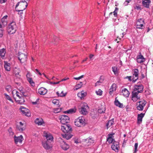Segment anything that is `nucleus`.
I'll list each match as a JSON object with an SVG mask.
<instances>
[{"label":"nucleus","instance_id":"nucleus-47","mask_svg":"<svg viewBox=\"0 0 153 153\" xmlns=\"http://www.w3.org/2000/svg\"><path fill=\"white\" fill-rule=\"evenodd\" d=\"M1 23L4 26L5 25H6L7 24V20H5L4 19H2V18L1 19Z\"/></svg>","mask_w":153,"mask_h":153},{"label":"nucleus","instance_id":"nucleus-37","mask_svg":"<svg viewBox=\"0 0 153 153\" xmlns=\"http://www.w3.org/2000/svg\"><path fill=\"white\" fill-rule=\"evenodd\" d=\"M63 91H62L61 93L60 94H59V92L58 91L56 92V93L58 95V96L63 97H65L66 96V93H63Z\"/></svg>","mask_w":153,"mask_h":153},{"label":"nucleus","instance_id":"nucleus-7","mask_svg":"<svg viewBox=\"0 0 153 153\" xmlns=\"http://www.w3.org/2000/svg\"><path fill=\"white\" fill-rule=\"evenodd\" d=\"M18 58L21 63H24L27 60V55L22 53H19Z\"/></svg>","mask_w":153,"mask_h":153},{"label":"nucleus","instance_id":"nucleus-53","mask_svg":"<svg viewBox=\"0 0 153 153\" xmlns=\"http://www.w3.org/2000/svg\"><path fill=\"white\" fill-rule=\"evenodd\" d=\"M131 0H126L125 2L124 3V4L125 6H127L128 4V3H129Z\"/></svg>","mask_w":153,"mask_h":153},{"label":"nucleus","instance_id":"nucleus-48","mask_svg":"<svg viewBox=\"0 0 153 153\" xmlns=\"http://www.w3.org/2000/svg\"><path fill=\"white\" fill-rule=\"evenodd\" d=\"M105 111V109L104 108L103 109H98V111L99 113H104Z\"/></svg>","mask_w":153,"mask_h":153},{"label":"nucleus","instance_id":"nucleus-19","mask_svg":"<svg viewBox=\"0 0 153 153\" xmlns=\"http://www.w3.org/2000/svg\"><path fill=\"white\" fill-rule=\"evenodd\" d=\"M47 140L45 141L51 143L53 140V137L50 134H46L45 135Z\"/></svg>","mask_w":153,"mask_h":153},{"label":"nucleus","instance_id":"nucleus-6","mask_svg":"<svg viewBox=\"0 0 153 153\" xmlns=\"http://www.w3.org/2000/svg\"><path fill=\"white\" fill-rule=\"evenodd\" d=\"M60 122L62 124H66L70 121V118L67 115H62L59 117Z\"/></svg>","mask_w":153,"mask_h":153},{"label":"nucleus","instance_id":"nucleus-38","mask_svg":"<svg viewBox=\"0 0 153 153\" xmlns=\"http://www.w3.org/2000/svg\"><path fill=\"white\" fill-rule=\"evenodd\" d=\"M4 95L5 96L7 100H9L12 102H13V100L12 99L11 97L9 95H7L6 94H5Z\"/></svg>","mask_w":153,"mask_h":153},{"label":"nucleus","instance_id":"nucleus-63","mask_svg":"<svg viewBox=\"0 0 153 153\" xmlns=\"http://www.w3.org/2000/svg\"><path fill=\"white\" fill-rule=\"evenodd\" d=\"M7 15H5L2 18V19H4L5 20H7Z\"/></svg>","mask_w":153,"mask_h":153},{"label":"nucleus","instance_id":"nucleus-8","mask_svg":"<svg viewBox=\"0 0 153 153\" xmlns=\"http://www.w3.org/2000/svg\"><path fill=\"white\" fill-rule=\"evenodd\" d=\"M21 110V111L23 115L29 117L31 116L29 110L27 108H24L23 106H21L20 108Z\"/></svg>","mask_w":153,"mask_h":153},{"label":"nucleus","instance_id":"nucleus-9","mask_svg":"<svg viewBox=\"0 0 153 153\" xmlns=\"http://www.w3.org/2000/svg\"><path fill=\"white\" fill-rule=\"evenodd\" d=\"M88 107L86 103L83 104L81 107V110L79 111L80 113L83 115H86L88 113L87 110Z\"/></svg>","mask_w":153,"mask_h":153},{"label":"nucleus","instance_id":"nucleus-57","mask_svg":"<svg viewBox=\"0 0 153 153\" xmlns=\"http://www.w3.org/2000/svg\"><path fill=\"white\" fill-rule=\"evenodd\" d=\"M18 94L19 92H18V91H16V95L17 96V97H18L19 99H22V98H24L23 97L20 96L19 95V94Z\"/></svg>","mask_w":153,"mask_h":153},{"label":"nucleus","instance_id":"nucleus-45","mask_svg":"<svg viewBox=\"0 0 153 153\" xmlns=\"http://www.w3.org/2000/svg\"><path fill=\"white\" fill-rule=\"evenodd\" d=\"M5 89L6 90L9 92H11L12 91L11 86L10 85L7 86Z\"/></svg>","mask_w":153,"mask_h":153},{"label":"nucleus","instance_id":"nucleus-15","mask_svg":"<svg viewBox=\"0 0 153 153\" xmlns=\"http://www.w3.org/2000/svg\"><path fill=\"white\" fill-rule=\"evenodd\" d=\"M119 144V142H116L115 141V142H114L113 143V144L111 146L112 149L115 151H116V150H117L118 152V147H119L118 146V145Z\"/></svg>","mask_w":153,"mask_h":153},{"label":"nucleus","instance_id":"nucleus-17","mask_svg":"<svg viewBox=\"0 0 153 153\" xmlns=\"http://www.w3.org/2000/svg\"><path fill=\"white\" fill-rule=\"evenodd\" d=\"M47 90L45 88L42 87L38 89V93L41 95H44L47 93Z\"/></svg>","mask_w":153,"mask_h":153},{"label":"nucleus","instance_id":"nucleus-13","mask_svg":"<svg viewBox=\"0 0 153 153\" xmlns=\"http://www.w3.org/2000/svg\"><path fill=\"white\" fill-rule=\"evenodd\" d=\"M23 137L22 135L16 137L15 136L14 137V140L15 143L16 144L18 143H21L23 140Z\"/></svg>","mask_w":153,"mask_h":153},{"label":"nucleus","instance_id":"nucleus-49","mask_svg":"<svg viewBox=\"0 0 153 153\" xmlns=\"http://www.w3.org/2000/svg\"><path fill=\"white\" fill-rule=\"evenodd\" d=\"M138 143H136L134 145V150L133 153H136L137 151V148L138 147Z\"/></svg>","mask_w":153,"mask_h":153},{"label":"nucleus","instance_id":"nucleus-25","mask_svg":"<svg viewBox=\"0 0 153 153\" xmlns=\"http://www.w3.org/2000/svg\"><path fill=\"white\" fill-rule=\"evenodd\" d=\"M116 84L115 83L113 84L109 89V93L110 94H111L113 93L114 91L116 90Z\"/></svg>","mask_w":153,"mask_h":153},{"label":"nucleus","instance_id":"nucleus-18","mask_svg":"<svg viewBox=\"0 0 153 153\" xmlns=\"http://www.w3.org/2000/svg\"><path fill=\"white\" fill-rule=\"evenodd\" d=\"M143 86L141 85H136L134 86V91H136L137 90H143Z\"/></svg>","mask_w":153,"mask_h":153},{"label":"nucleus","instance_id":"nucleus-3","mask_svg":"<svg viewBox=\"0 0 153 153\" xmlns=\"http://www.w3.org/2000/svg\"><path fill=\"white\" fill-rule=\"evenodd\" d=\"M61 126V129L64 133H71L72 130L69 124H64Z\"/></svg>","mask_w":153,"mask_h":153},{"label":"nucleus","instance_id":"nucleus-23","mask_svg":"<svg viewBox=\"0 0 153 153\" xmlns=\"http://www.w3.org/2000/svg\"><path fill=\"white\" fill-rule=\"evenodd\" d=\"M6 53V49L4 48L0 49V56L3 59Z\"/></svg>","mask_w":153,"mask_h":153},{"label":"nucleus","instance_id":"nucleus-34","mask_svg":"<svg viewBox=\"0 0 153 153\" xmlns=\"http://www.w3.org/2000/svg\"><path fill=\"white\" fill-rule=\"evenodd\" d=\"M76 108H71L68 110V114H73L76 112Z\"/></svg>","mask_w":153,"mask_h":153},{"label":"nucleus","instance_id":"nucleus-60","mask_svg":"<svg viewBox=\"0 0 153 153\" xmlns=\"http://www.w3.org/2000/svg\"><path fill=\"white\" fill-rule=\"evenodd\" d=\"M20 2H18L17 3L16 5V7H15V9H16V10H18V9H17V8L19 6H20Z\"/></svg>","mask_w":153,"mask_h":153},{"label":"nucleus","instance_id":"nucleus-33","mask_svg":"<svg viewBox=\"0 0 153 153\" xmlns=\"http://www.w3.org/2000/svg\"><path fill=\"white\" fill-rule=\"evenodd\" d=\"M86 95V93L84 92H82L80 93H79L77 94L78 96L81 99H82L84 97H85Z\"/></svg>","mask_w":153,"mask_h":153},{"label":"nucleus","instance_id":"nucleus-55","mask_svg":"<svg viewBox=\"0 0 153 153\" xmlns=\"http://www.w3.org/2000/svg\"><path fill=\"white\" fill-rule=\"evenodd\" d=\"M137 59H143V60H145V59L144 58L143 56L141 55L138 56L137 57Z\"/></svg>","mask_w":153,"mask_h":153},{"label":"nucleus","instance_id":"nucleus-30","mask_svg":"<svg viewBox=\"0 0 153 153\" xmlns=\"http://www.w3.org/2000/svg\"><path fill=\"white\" fill-rule=\"evenodd\" d=\"M104 79V77L102 76H101L100 77L99 80L97 81V82L95 84V86H96L97 85H100V84H99V83H102Z\"/></svg>","mask_w":153,"mask_h":153},{"label":"nucleus","instance_id":"nucleus-42","mask_svg":"<svg viewBox=\"0 0 153 153\" xmlns=\"http://www.w3.org/2000/svg\"><path fill=\"white\" fill-rule=\"evenodd\" d=\"M143 24L137 23L136 25V28H137L142 29L143 28L142 27H143Z\"/></svg>","mask_w":153,"mask_h":153},{"label":"nucleus","instance_id":"nucleus-52","mask_svg":"<svg viewBox=\"0 0 153 153\" xmlns=\"http://www.w3.org/2000/svg\"><path fill=\"white\" fill-rule=\"evenodd\" d=\"M134 7L135 9H136L137 10H141L142 9V8H141V7L139 5H136Z\"/></svg>","mask_w":153,"mask_h":153},{"label":"nucleus","instance_id":"nucleus-12","mask_svg":"<svg viewBox=\"0 0 153 153\" xmlns=\"http://www.w3.org/2000/svg\"><path fill=\"white\" fill-rule=\"evenodd\" d=\"M146 112V111H145L144 113H142L138 115L137 119V123L139 125L142 123L143 118L144 117Z\"/></svg>","mask_w":153,"mask_h":153},{"label":"nucleus","instance_id":"nucleus-62","mask_svg":"<svg viewBox=\"0 0 153 153\" xmlns=\"http://www.w3.org/2000/svg\"><path fill=\"white\" fill-rule=\"evenodd\" d=\"M8 131H9V132L10 133V134H11V133L12 134H13V132L12 131V128H11L10 127L9 128V129Z\"/></svg>","mask_w":153,"mask_h":153},{"label":"nucleus","instance_id":"nucleus-41","mask_svg":"<svg viewBox=\"0 0 153 153\" xmlns=\"http://www.w3.org/2000/svg\"><path fill=\"white\" fill-rule=\"evenodd\" d=\"M62 108H56L54 109V112L55 113H57L60 112L62 111Z\"/></svg>","mask_w":153,"mask_h":153},{"label":"nucleus","instance_id":"nucleus-32","mask_svg":"<svg viewBox=\"0 0 153 153\" xmlns=\"http://www.w3.org/2000/svg\"><path fill=\"white\" fill-rule=\"evenodd\" d=\"M82 85V82H79V83L77 84L76 85H75V87H76V88H75L74 90H77L81 88Z\"/></svg>","mask_w":153,"mask_h":153},{"label":"nucleus","instance_id":"nucleus-44","mask_svg":"<svg viewBox=\"0 0 153 153\" xmlns=\"http://www.w3.org/2000/svg\"><path fill=\"white\" fill-rule=\"evenodd\" d=\"M52 102L54 105H59V101L58 100L54 99L53 100Z\"/></svg>","mask_w":153,"mask_h":153},{"label":"nucleus","instance_id":"nucleus-58","mask_svg":"<svg viewBox=\"0 0 153 153\" xmlns=\"http://www.w3.org/2000/svg\"><path fill=\"white\" fill-rule=\"evenodd\" d=\"M61 81H59L56 82H50V83L51 84H59Z\"/></svg>","mask_w":153,"mask_h":153},{"label":"nucleus","instance_id":"nucleus-54","mask_svg":"<svg viewBox=\"0 0 153 153\" xmlns=\"http://www.w3.org/2000/svg\"><path fill=\"white\" fill-rule=\"evenodd\" d=\"M3 35V29H0V37H1Z\"/></svg>","mask_w":153,"mask_h":153},{"label":"nucleus","instance_id":"nucleus-39","mask_svg":"<svg viewBox=\"0 0 153 153\" xmlns=\"http://www.w3.org/2000/svg\"><path fill=\"white\" fill-rule=\"evenodd\" d=\"M19 90L20 91L21 93L22 94H21V95H23V96H25L24 94L25 93V91L23 88L22 87H20L19 89Z\"/></svg>","mask_w":153,"mask_h":153},{"label":"nucleus","instance_id":"nucleus-36","mask_svg":"<svg viewBox=\"0 0 153 153\" xmlns=\"http://www.w3.org/2000/svg\"><path fill=\"white\" fill-rule=\"evenodd\" d=\"M107 141L108 142V143H113V142H115V140L114 139L112 138H108L107 139Z\"/></svg>","mask_w":153,"mask_h":153},{"label":"nucleus","instance_id":"nucleus-26","mask_svg":"<svg viewBox=\"0 0 153 153\" xmlns=\"http://www.w3.org/2000/svg\"><path fill=\"white\" fill-rule=\"evenodd\" d=\"M71 133H65L62 134L63 138H66L67 140L70 139L72 136V135L71 134Z\"/></svg>","mask_w":153,"mask_h":153},{"label":"nucleus","instance_id":"nucleus-61","mask_svg":"<svg viewBox=\"0 0 153 153\" xmlns=\"http://www.w3.org/2000/svg\"><path fill=\"white\" fill-rule=\"evenodd\" d=\"M69 79V78H65L64 79H62L60 81H61V82H62V81H65L66 80H67L68 79Z\"/></svg>","mask_w":153,"mask_h":153},{"label":"nucleus","instance_id":"nucleus-43","mask_svg":"<svg viewBox=\"0 0 153 153\" xmlns=\"http://www.w3.org/2000/svg\"><path fill=\"white\" fill-rule=\"evenodd\" d=\"M118 10V8L116 7L115 8V10L113 12L114 15L115 17H117V12Z\"/></svg>","mask_w":153,"mask_h":153},{"label":"nucleus","instance_id":"nucleus-51","mask_svg":"<svg viewBox=\"0 0 153 153\" xmlns=\"http://www.w3.org/2000/svg\"><path fill=\"white\" fill-rule=\"evenodd\" d=\"M132 77V76H127L126 77L124 78V79H128V80L130 81H132V79H131V78Z\"/></svg>","mask_w":153,"mask_h":153},{"label":"nucleus","instance_id":"nucleus-2","mask_svg":"<svg viewBox=\"0 0 153 153\" xmlns=\"http://www.w3.org/2000/svg\"><path fill=\"white\" fill-rule=\"evenodd\" d=\"M83 117H79L75 120V125L78 127L84 126H85L86 123Z\"/></svg>","mask_w":153,"mask_h":153},{"label":"nucleus","instance_id":"nucleus-24","mask_svg":"<svg viewBox=\"0 0 153 153\" xmlns=\"http://www.w3.org/2000/svg\"><path fill=\"white\" fill-rule=\"evenodd\" d=\"M122 92L123 93L124 96L126 97H128L130 94L129 91L126 88H125L123 90Z\"/></svg>","mask_w":153,"mask_h":153},{"label":"nucleus","instance_id":"nucleus-40","mask_svg":"<svg viewBox=\"0 0 153 153\" xmlns=\"http://www.w3.org/2000/svg\"><path fill=\"white\" fill-rule=\"evenodd\" d=\"M22 100H17L16 102L19 103L20 104H23L25 102V101L24 99V98H22Z\"/></svg>","mask_w":153,"mask_h":153},{"label":"nucleus","instance_id":"nucleus-1","mask_svg":"<svg viewBox=\"0 0 153 153\" xmlns=\"http://www.w3.org/2000/svg\"><path fill=\"white\" fill-rule=\"evenodd\" d=\"M17 29V27L15 21H13L9 25L7 29V32L9 34L15 33Z\"/></svg>","mask_w":153,"mask_h":153},{"label":"nucleus","instance_id":"nucleus-10","mask_svg":"<svg viewBox=\"0 0 153 153\" xmlns=\"http://www.w3.org/2000/svg\"><path fill=\"white\" fill-rule=\"evenodd\" d=\"M16 128L20 132H22L25 129L24 124L22 122H19L16 125Z\"/></svg>","mask_w":153,"mask_h":153},{"label":"nucleus","instance_id":"nucleus-46","mask_svg":"<svg viewBox=\"0 0 153 153\" xmlns=\"http://www.w3.org/2000/svg\"><path fill=\"white\" fill-rule=\"evenodd\" d=\"M96 93L97 95L101 96L102 95V91L100 89H99L98 91H96Z\"/></svg>","mask_w":153,"mask_h":153},{"label":"nucleus","instance_id":"nucleus-5","mask_svg":"<svg viewBox=\"0 0 153 153\" xmlns=\"http://www.w3.org/2000/svg\"><path fill=\"white\" fill-rule=\"evenodd\" d=\"M146 103V101L144 100L137 102L136 104V105H137L136 107L137 109L139 111H143L144 106H145Z\"/></svg>","mask_w":153,"mask_h":153},{"label":"nucleus","instance_id":"nucleus-20","mask_svg":"<svg viewBox=\"0 0 153 153\" xmlns=\"http://www.w3.org/2000/svg\"><path fill=\"white\" fill-rule=\"evenodd\" d=\"M48 142L44 141L42 142V144L43 147L46 149H49L50 148V146L48 144Z\"/></svg>","mask_w":153,"mask_h":153},{"label":"nucleus","instance_id":"nucleus-59","mask_svg":"<svg viewBox=\"0 0 153 153\" xmlns=\"http://www.w3.org/2000/svg\"><path fill=\"white\" fill-rule=\"evenodd\" d=\"M35 70L36 72V74H39L40 76L42 75V74L40 73L38 69H36Z\"/></svg>","mask_w":153,"mask_h":153},{"label":"nucleus","instance_id":"nucleus-14","mask_svg":"<svg viewBox=\"0 0 153 153\" xmlns=\"http://www.w3.org/2000/svg\"><path fill=\"white\" fill-rule=\"evenodd\" d=\"M60 146L63 150L65 151L67 150L69 148V146L64 141L61 143Z\"/></svg>","mask_w":153,"mask_h":153},{"label":"nucleus","instance_id":"nucleus-35","mask_svg":"<svg viewBox=\"0 0 153 153\" xmlns=\"http://www.w3.org/2000/svg\"><path fill=\"white\" fill-rule=\"evenodd\" d=\"M112 71L116 75L118 73V71H117V67H116L115 66H113L112 67Z\"/></svg>","mask_w":153,"mask_h":153},{"label":"nucleus","instance_id":"nucleus-31","mask_svg":"<svg viewBox=\"0 0 153 153\" xmlns=\"http://www.w3.org/2000/svg\"><path fill=\"white\" fill-rule=\"evenodd\" d=\"M27 80L31 84V85L34 87L35 86V83L33 81L32 79L31 78H28V75H27Z\"/></svg>","mask_w":153,"mask_h":153},{"label":"nucleus","instance_id":"nucleus-21","mask_svg":"<svg viewBox=\"0 0 153 153\" xmlns=\"http://www.w3.org/2000/svg\"><path fill=\"white\" fill-rule=\"evenodd\" d=\"M10 64L7 62H4V68L6 70L10 71Z\"/></svg>","mask_w":153,"mask_h":153},{"label":"nucleus","instance_id":"nucleus-28","mask_svg":"<svg viewBox=\"0 0 153 153\" xmlns=\"http://www.w3.org/2000/svg\"><path fill=\"white\" fill-rule=\"evenodd\" d=\"M143 91V90H137L136 91L132 92V97H137V95L139 93H142Z\"/></svg>","mask_w":153,"mask_h":153},{"label":"nucleus","instance_id":"nucleus-4","mask_svg":"<svg viewBox=\"0 0 153 153\" xmlns=\"http://www.w3.org/2000/svg\"><path fill=\"white\" fill-rule=\"evenodd\" d=\"M132 82L134 83L138 79L139 71L138 69L135 68L132 70Z\"/></svg>","mask_w":153,"mask_h":153},{"label":"nucleus","instance_id":"nucleus-29","mask_svg":"<svg viewBox=\"0 0 153 153\" xmlns=\"http://www.w3.org/2000/svg\"><path fill=\"white\" fill-rule=\"evenodd\" d=\"M115 105L120 108H123V105L122 103H120L118 100H116L114 101Z\"/></svg>","mask_w":153,"mask_h":153},{"label":"nucleus","instance_id":"nucleus-50","mask_svg":"<svg viewBox=\"0 0 153 153\" xmlns=\"http://www.w3.org/2000/svg\"><path fill=\"white\" fill-rule=\"evenodd\" d=\"M137 62L140 63H141L143 62H145V60H143V59H137Z\"/></svg>","mask_w":153,"mask_h":153},{"label":"nucleus","instance_id":"nucleus-56","mask_svg":"<svg viewBox=\"0 0 153 153\" xmlns=\"http://www.w3.org/2000/svg\"><path fill=\"white\" fill-rule=\"evenodd\" d=\"M84 76V75H82L78 77H74V79L76 80H78L81 79Z\"/></svg>","mask_w":153,"mask_h":153},{"label":"nucleus","instance_id":"nucleus-11","mask_svg":"<svg viewBox=\"0 0 153 153\" xmlns=\"http://www.w3.org/2000/svg\"><path fill=\"white\" fill-rule=\"evenodd\" d=\"M28 5L27 3H21L20 4L19 9V10H16L17 12L22 11L25 10L27 7Z\"/></svg>","mask_w":153,"mask_h":153},{"label":"nucleus","instance_id":"nucleus-27","mask_svg":"<svg viewBox=\"0 0 153 153\" xmlns=\"http://www.w3.org/2000/svg\"><path fill=\"white\" fill-rule=\"evenodd\" d=\"M151 2H149L148 1H142V4L143 6L147 8H149V4Z\"/></svg>","mask_w":153,"mask_h":153},{"label":"nucleus","instance_id":"nucleus-22","mask_svg":"<svg viewBox=\"0 0 153 153\" xmlns=\"http://www.w3.org/2000/svg\"><path fill=\"white\" fill-rule=\"evenodd\" d=\"M114 118H112L110 120H109L108 123L106 124V126L107 127V129L108 128L112 126L114 123Z\"/></svg>","mask_w":153,"mask_h":153},{"label":"nucleus","instance_id":"nucleus-64","mask_svg":"<svg viewBox=\"0 0 153 153\" xmlns=\"http://www.w3.org/2000/svg\"><path fill=\"white\" fill-rule=\"evenodd\" d=\"M7 0H0V3H5L6 2Z\"/></svg>","mask_w":153,"mask_h":153},{"label":"nucleus","instance_id":"nucleus-16","mask_svg":"<svg viewBox=\"0 0 153 153\" xmlns=\"http://www.w3.org/2000/svg\"><path fill=\"white\" fill-rule=\"evenodd\" d=\"M35 122L36 124H37L38 125H44L43 124H45L44 122L43 121V119L42 118L39 119L37 118L35 121Z\"/></svg>","mask_w":153,"mask_h":153}]
</instances>
